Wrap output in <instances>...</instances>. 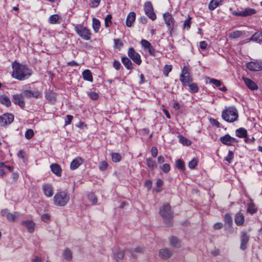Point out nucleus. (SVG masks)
I'll list each match as a JSON object with an SVG mask.
<instances>
[{
	"instance_id": "obj_1",
	"label": "nucleus",
	"mask_w": 262,
	"mask_h": 262,
	"mask_svg": "<svg viewBox=\"0 0 262 262\" xmlns=\"http://www.w3.org/2000/svg\"><path fill=\"white\" fill-rule=\"evenodd\" d=\"M13 78L19 80H24L29 78L32 74V71L26 65L14 62L12 64Z\"/></svg>"
},
{
	"instance_id": "obj_2",
	"label": "nucleus",
	"mask_w": 262,
	"mask_h": 262,
	"mask_svg": "<svg viewBox=\"0 0 262 262\" xmlns=\"http://www.w3.org/2000/svg\"><path fill=\"white\" fill-rule=\"evenodd\" d=\"M159 213L162 217L165 224L170 227L172 225V220L173 216V212L171 210V207L169 204H165L160 209Z\"/></svg>"
},
{
	"instance_id": "obj_3",
	"label": "nucleus",
	"mask_w": 262,
	"mask_h": 262,
	"mask_svg": "<svg viewBox=\"0 0 262 262\" xmlns=\"http://www.w3.org/2000/svg\"><path fill=\"white\" fill-rule=\"evenodd\" d=\"M70 199V194L65 190L60 191L53 197V204L56 206H65Z\"/></svg>"
},
{
	"instance_id": "obj_4",
	"label": "nucleus",
	"mask_w": 262,
	"mask_h": 262,
	"mask_svg": "<svg viewBox=\"0 0 262 262\" xmlns=\"http://www.w3.org/2000/svg\"><path fill=\"white\" fill-rule=\"evenodd\" d=\"M222 117L227 122H233L238 119L237 110L234 106L229 107L222 112Z\"/></svg>"
},
{
	"instance_id": "obj_5",
	"label": "nucleus",
	"mask_w": 262,
	"mask_h": 262,
	"mask_svg": "<svg viewBox=\"0 0 262 262\" xmlns=\"http://www.w3.org/2000/svg\"><path fill=\"white\" fill-rule=\"evenodd\" d=\"M75 31L76 33L82 39L89 40L91 38L90 30L86 27L81 25H77L75 27Z\"/></svg>"
},
{
	"instance_id": "obj_6",
	"label": "nucleus",
	"mask_w": 262,
	"mask_h": 262,
	"mask_svg": "<svg viewBox=\"0 0 262 262\" xmlns=\"http://www.w3.org/2000/svg\"><path fill=\"white\" fill-rule=\"evenodd\" d=\"M144 9L146 15L152 20L156 19V15L154 11V8L151 3L149 1L146 2L144 4Z\"/></svg>"
},
{
	"instance_id": "obj_7",
	"label": "nucleus",
	"mask_w": 262,
	"mask_h": 262,
	"mask_svg": "<svg viewBox=\"0 0 262 262\" xmlns=\"http://www.w3.org/2000/svg\"><path fill=\"white\" fill-rule=\"evenodd\" d=\"M128 57L137 64L140 65L142 60L140 54L133 48H129L127 52Z\"/></svg>"
},
{
	"instance_id": "obj_8",
	"label": "nucleus",
	"mask_w": 262,
	"mask_h": 262,
	"mask_svg": "<svg viewBox=\"0 0 262 262\" xmlns=\"http://www.w3.org/2000/svg\"><path fill=\"white\" fill-rule=\"evenodd\" d=\"M246 68L251 71H262V61L249 62L246 64Z\"/></svg>"
},
{
	"instance_id": "obj_9",
	"label": "nucleus",
	"mask_w": 262,
	"mask_h": 262,
	"mask_svg": "<svg viewBox=\"0 0 262 262\" xmlns=\"http://www.w3.org/2000/svg\"><path fill=\"white\" fill-rule=\"evenodd\" d=\"M255 13L256 10L254 9L250 8H246L243 10L239 12L233 11L231 12L232 14H233V15L243 17L250 16L254 14Z\"/></svg>"
},
{
	"instance_id": "obj_10",
	"label": "nucleus",
	"mask_w": 262,
	"mask_h": 262,
	"mask_svg": "<svg viewBox=\"0 0 262 262\" xmlns=\"http://www.w3.org/2000/svg\"><path fill=\"white\" fill-rule=\"evenodd\" d=\"M163 18L168 29L171 31L174 26V20L171 14L168 12L163 14Z\"/></svg>"
},
{
	"instance_id": "obj_11",
	"label": "nucleus",
	"mask_w": 262,
	"mask_h": 262,
	"mask_svg": "<svg viewBox=\"0 0 262 262\" xmlns=\"http://www.w3.org/2000/svg\"><path fill=\"white\" fill-rule=\"evenodd\" d=\"M14 120V116L11 114H5L0 116V124L5 126L11 124Z\"/></svg>"
},
{
	"instance_id": "obj_12",
	"label": "nucleus",
	"mask_w": 262,
	"mask_h": 262,
	"mask_svg": "<svg viewBox=\"0 0 262 262\" xmlns=\"http://www.w3.org/2000/svg\"><path fill=\"white\" fill-rule=\"evenodd\" d=\"M220 140L223 144L230 146L234 145L237 142V140L235 138L231 137L228 134L220 137Z\"/></svg>"
},
{
	"instance_id": "obj_13",
	"label": "nucleus",
	"mask_w": 262,
	"mask_h": 262,
	"mask_svg": "<svg viewBox=\"0 0 262 262\" xmlns=\"http://www.w3.org/2000/svg\"><path fill=\"white\" fill-rule=\"evenodd\" d=\"M42 188L45 195L48 197L50 198L53 194V188L51 184L49 183H45L42 185Z\"/></svg>"
},
{
	"instance_id": "obj_14",
	"label": "nucleus",
	"mask_w": 262,
	"mask_h": 262,
	"mask_svg": "<svg viewBox=\"0 0 262 262\" xmlns=\"http://www.w3.org/2000/svg\"><path fill=\"white\" fill-rule=\"evenodd\" d=\"M242 79L246 86L250 90H255L258 89V86L257 84L250 79L245 77H243Z\"/></svg>"
},
{
	"instance_id": "obj_15",
	"label": "nucleus",
	"mask_w": 262,
	"mask_h": 262,
	"mask_svg": "<svg viewBox=\"0 0 262 262\" xmlns=\"http://www.w3.org/2000/svg\"><path fill=\"white\" fill-rule=\"evenodd\" d=\"M21 225L27 228L29 233H33L35 231V224L32 221H23L21 222Z\"/></svg>"
},
{
	"instance_id": "obj_16",
	"label": "nucleus",
	"mask_w": 262,
	"mask_h": 262,
	"mask_svg": "<svg viewBox=\"0 0 262 262\" xmlns=\"http://www.w3.org/2000/svg\"><path fill=\"white\" fill-rule=\"evenodd\" d=\"M23 96L21 93L20 95L15 94L13 96V102L18 105L20 107L23 108L25 106V102L23 100Z\"/></svg>"
},
{
	"instance_id": "obj_17",
	"label": "nucleus",
	"mask_w": 262,
	"mask_h": 262,
	"mask_svg": "<svg viewBox=\"0 0 262 262\" xmlns=\"http://www.w3.org/2000/svg\"><path fill=\"white\" fill-rule=\"evenodd\" d=\"M83 162V160L80 157H77L74 159L71 163L70 168L72 170H75L79 167Z\"/></svg>"
},
{
	"instance_id": "obj_18",
	"label": "nucleus",
	"mask_w": 262,
	"mask_h": 262,
	"mask_svg": "<svg viewBox=\"0 0 262 262\" xmlns=\"http://www.w3.org/2000/svg\"><path fill=\"white\" fill-rule=\"evenodd\" d=\"M50 168L52 172L56 176L58 177L61 176L62 169L59 164L57 163L52 164Z\"/></svg>"
},
{
	"instance_id": "obj_19",
	"label": "nucleus",
	"mask_w": 262,
	"mask_h": 262,
	"mask_svg": "<svg viewBox=\"0 0 262 262\" xmlns=\"http://www.w3.org/2000/svg\"><path fill=\"white\" fill-rule=\"evenodd\" d=\"M249 240V237L245 232H243L241 236V244L240 248L242 250H244L247 248V244Z\"/></svg>"
},
{
	"instance_id": "obj_20",
	"label": "nucleus",
	"mask_w": 262,
	"mask_h": 262,
	"mask_svg": "<svg viewBox=\"0 0 262 262\" xmlns=\"http://www.w3.org/2000/svg\"><path fill=\"white\" fill-rule=\"evenodd\" d=\"M172 254V251H171L168 248H163L159 251V255L163 259H167L169 258Z\"/></svg>"
},
{
	"instance_id": "obj_21",
	"label": "nucleus",
	"mask_w": 262,
	"mask_h": 262,
	"mask_svg": "<svg viewBox=\"0 0 262 262\" xmlns=\"http://www.w3.org/2000/svg\"><path fill=\"white\" fill-rule=\"evenodd\" d=\"M121 61L127 69L132 70L134 68V64L128 57L126 56H122L121 58Z\"/></svg>"
},
{
	"instance_id": "obj_22",
	"label": "nucleus",
	"mask_w": 262,
	"mask_h": 262,
	"mask_svg": "<svg viewBox=\"0 0 262 262\" xmlns=\"http://www.w3.org/2000/svg\"><path fill=\"white\" fill-rule=\"evenodd\" d=\"M136 18V13L134 12H130L126 18V25L127 27H131L133 23L135 21Z\"/></svg>"
},
{
	"instance_id": "obj_23",
	"label": "nucleus",
	"mask_w": 262,
	"mask_h": 262,
	"mask_svg": "<svg viewBox=\"0 0 262 262\" xmlns=\"http://www.w3.org/2000/svg\"><path fill=\"white\" fill-rule=\"evenodd\" d=\"M234 220L237 226H242L244 223L245 217L242 213L239 212L236 214Z\"/></svg>"
},
{
	"instance_id": "obj_24",
	"label": "nucleus",
	"mask_w": 262,
	"mask_h": 262,
	"mask_svg": "<svg viewBox=\"0 0 262 262\" xmlns=\"http://www.w3.org/2000/svg\"><path fill=\"white\" fill-rule=\"evenodd\" d=\"M250 40L258 43L262 42V31H258L255 33L251 36Z\"/></svg>"
},
{
	"instance_id": "obj_25",
	"label": "nucleus",
	"mask_w": 262,
	"mask_h": 262,
	"mask_svg": "<svg viewBox=\"0 0 262 262\" xmlns=\"http://www.w3.org/2000/svg\"><path fill=\"white\" fill-rule=\"evenodd\" d=\"M224 0H212L209 4V9L213 10L221 5Z\"/></svg>"
},
{
	"instance_id": "obj_26",
	"label": "nucleus",
	"mask_w": 262,
	"mask_h": 262,
	"mask_svg": "<svg viewBox=\"0 0 262 262\" xmlns=\"http://www.w3.org/2000/svg\"><path fill=\"white\" fill-rule=\"evenodd\" d=\"M82 77L85 80H87L91 82L93 81L92 74L91 71L89 70H85L82 72Z\"/></svg>"
},
{
	"instance_id": "obj_27",
	"label": "nucleus",
	"mask_w": 262,
	"mask_h": 262,
	"mask_svg": "<svg viewBox=\"0 0 262 262\" xmlns=\"http://www.w3.org/2000/svg\"><path fill=\"white\" fill-rule=\"evenodd\" d=\"M236 136L239 138H245L247 136V132L244 128L241 127L235 130Z\"/></svg>"
},
{
	"instance_id": "obj_28",
	"label": "nucleus",
	"mask_w": 262,
	"mask_h": 262,
	"mask_svg": "<svg viewBox=\"0 0 262 262\" xmlns=\"http://www.w3.org/2000/svg\"><path fill=\"white\" fill-rule=\"evenodd\" d=\"M180 80L183 85H187L191 81L190 75H180Z\"/></svg>"
},
{
	"instance_id": "obj_29",
	"label": "nucleus",
	"mask_w": 262,
	"mask_h": 262,
	"mask_svg": "<svg viewBox=\"0 0 262 262\" xmlns=\"http://www.w3.org/2000/svg\"><path fill=\"white\" fill-rule=\"evenodd\" d=\"M56 94L52 91H49L46 95L47 99L51 103H53L56 101Z\"/></svg>"
},
{
	"instance_id": "obj_30",
	"label": "nucleus",
	"mask_w": 262,
	"mask_h": 262,
	"mask_svg": "<svg viewBox=\"0 0 262 262\" xmlns=\"http://www.w3.org/2000/svg\"><path fill=\"white\" fill-rule=\"evenodd\" d=\"M0 102L7 107H9L11 105L10 99L6 95L0 96Z\"/></svg>"
},
{
	"instance_id": "obj_31",
	"label": "nucleus",
	"mask_w": 262,
	"mask_h": 262,
	"mask_svg": "<svg viewBox=\"0 0 262 262\" xmlns=\"http://www.w3.org/2000/svg\"><path fill=\"white\" fill-rule=\"evenodd\" d=\"M146 162L147 166L151 170L155 169L157 168V164L155 161L152 160L151 158H147L146 160Z\"/></svg>"
},
{
	"instance_id": "obj_32",
	"label": "nucleus",
	"mask_w": 262,
	"mask_h": 262,
	"mask_svg": "<svg viewBox=\"0 0 262 262\" xmlns=\"http://www.w3.org/2000/svg\"><path fill=\"white\" fill-rule=\"evenodd\" d=\"M93 28L95 32H98L99 31L100 27V21L94 18L93 19Z\"/></svg>"
},
{
	"instance_id": "obj_33",
	"label": "nucleus",
	"mask_w": 262,
	"mask_h": 262,
	"mask_svg": "<svg viewBox=\"0 0 262 262\" xmlns=\"http://www.w3.org/2000/svg\"><path fill=\"white\" fill-rule=\"evenodd\" d=\"M63 256L67 260H71L72 258V254L71 250L69 249H66L63 252Z\"/></svg>"
},
{
	"instance_id": "obj_34",
	"label": "nucleus",
	"mask_w": 262,
	"mask_h": 262,
	"mask_svg": "<svg viewBox=\"0 0 262 262\" xmlns=\"http://www.w3.org/2000/svg\"><path fill=\"white\" fill-rule=\"evenodd\" d=\"M125 252L123 250H119L116 253H114V258L116 260H121L124 257Z\"/></svg>"
},
{
	"instance_id": "obj_35",
	"label": "nucleus",
	"mask_w": 262,
	"mask_h": 262,
	"mask_svg": "<svg viewBox=\"0 0 262 262\" xmlns=\"http://www.w3.org/2000/svg\"><path fill=\"white\" fill-rule=\"evenodd\" d=\"M243 34V33L241 31L236 30L232 32L229 34V37L231 38H237L240 37Z\"/></svg>"
},
{
	"instance_id": "obj_36",
	"label": "nucleus",
	"mask_w": 262,
	"mask_h": 262,
	"mask_svg": "<svg viewBox=\"0 0 262 262\" xmlns=\"http://www.w3.org/2000/svg\"><path fill=\"white\" fill-rule=\"evenodd\" d=\"M170 244L176 248L179 247L180 246V242L177 237L175 236H172L170 238Z\"/></svg>"
},
{
	"instance_id": "obj_37",
	"label": "nucleus",
	"mask_w": 262,
	"mask_h": 262,
	"mask_svg": "<svg viewBox=\"0 0 262 262\" xmlns=\"http://www.w3.org/2000/svg\"><path fill=\"white\" fill-rule=\"evenodd\" d=\"M112 160L115 162H119L121 160V156L117 152H113L111 154Z\"/></svg>"
},
{
	"instance_id": "obj_38",
	"label": "nucleus",
	"mask_w": 262,
	"mask_h": 262,
	"mask_svg": "<svg viewBox=\"0 0 262 262\" xmlns=\"http://www.w3.org/2000/svg\"><path fill=\"white\" fill-rule=\"evenodd\" d=\"M256 208L255 207V205L253 203L251 202L248 204L247 212L251 214L255 213L256 212Z\"/></svg>"
},
{
	"instance_id": "obj_39",
	"label": "nucleus",
	"mask_w": 262,
	"mask_h": 262,
	"mask_svg": "<svg viewBox=\"0 0 262 262\" xmlns=\"http://www.w3.org/2000/svg\"><path fill=\"white\" fill-rule=\"evenodd\" d=\"M59 16L57 14L52 15L49 18V23L52 24H56L59 19Z\"/></svg>"
},
{
	"instance_id": "obj_40",
	"label": "nucleus",
	"mask_w": 262,
	"mask_h": 262,
	"mask_svg": "<svg viewBox=\"0 0 262 262\" xmlns=\"http://www.w3.org/2000/svg\"><path fill=\"white\" fill-rule=\"evenodd\" d=\"M176 166L178 169H179L181 170H184L185 169L184 163L181 159H178L176 161Z\"/></svg>"
},
{
	"instance_id": "obj_41",
	"label": "nucleus",
	"mask_w": 262,
	"mask_h": 262,
	"mask_svg": "<svg viewBox=\"0 0 262 262\" xmlns=\"http://www.w3.org/2000/svg\"><path fill=\"white\" fill-rule=\"evenodd\" d=\"M189 89L192 93H195L198 92L199 88L198 85L195 83H189Z\"/></svg>"
},
{
	"instance_id": "obj_42",
	"label": "nucleus",
	"mask_w": 262,
	"mask_h": 262,
	"mask_svg": "<svg viewBox=\"0 0 262 262\" xmlns=\"http://www.w3.org/2000/svg\"><path fill=\"white\" fill-rule=\"evenodd\" d=\"M172 70V66L171 65H165L163 69V74L166 76L168 77L169 73Z\"/></svg>"
},
{
	"instance_id": "obj_43",
	"label": "nucleus",
	"mask_w": 262,
	"mask_h": 262,
	"mask_svg": "<svg viewBox=\"0 0 262 262\" xmlns=\"http://www.w3.org/2000/svg\"><path fill=\"white\" fill-rule=\"evenodd\" d=\"M114 47L120 49L123 46V42L120 39H114Z\"/></svg>"
},
{
	"instance_id": "obj_44",
	"label": "nucleus",
	"mask_w": 262,
	"mask_h": 262,
	"mask_svg": "<svg viewBox=\"0 0 262 262\" xmlns=\"http://www.w3.org/2000/svg\"><path fill=\"white\" fill-rule=\"evenodd\" d=\"M179 138L180 143H181L182 144L187 146L190 145V141L187 140L185 137H184L182 136H179Z\"/></svg>"
},
{
	"instance_id": "obj_45",
	"label": "nucleus",
	"mask_w": 262,
	"mask_h": 262,
	"mask_svg": "<svg viewBox=\"0 0 262 262\" xmlns=\"http://www.w3.org/2000/svg\"><path fill=\"white\" fill-rule=\"evenodd\" d=\"M88 199L92 202L93 204H96L97 202V199L93 193H90L88 195Z\"/></svg>"
},
{
	"instance_id": "obj_46",
	"label": "nucleus",
	"mask_w": 262,
	"mask_h": 262,
	"mask_svg": "<svg viewBox=\"0 0 262 262\" xmlns=\"http://www.w3.org/2000/svg\"><path fill=\"white\" fill-rule=\"evenodd\" d=\"M31 97L35 98H40L42 97V94L38 91H31Z\"/></svg>"
},
{
	"instance_id": "obj_47",
	"label": "nucleus",
	"mask_w": 262,
	"mask_h": 262,
	"mask_svg": "<svg viewBox=\"0 0 262 262\" xmlns=\"http://www.w3.org/2000/svg\"><path fill=\"white\" fill-rule=\"evenodd\" d=\"M34 135V134L33 129H28L26 130L25 136L26 139H30L33 137Z\"/></svg>"
},
{
	"instance_id": "obj_48",
	"label": "nucleus",
	"mask_w": 262,
	"mask_h": 262,
	"mask_svg": "<svg viewBox=\"0 0 262 262\" xmlns=\"http://www.w3.org/2000/svg\"><path fill=\"white\" fill-rule=\"evenodd\" d=\"M209 82L215 85L216 87H220L222 85V82L220 80L214 78H209Z\"/></svg>"
},
{
	"instance_id": "obj_49",
	"label": "nucleus",
	"mask_w": 262,
	"mask_h": 262,
	"mask_svg": "<svg viewBox=\"0 0 262 262\" xmlns=\"http://www.w3.org/2000/svg\"><path fill=\"white\" fill-rule=\"evenodd\" d=\"M108 166V164L105 161L101 162L99 165V168L101 171H104L106 169Z\"/></svg>"
},
{
	"instance_id": "obj_50",
	"label": "nucleus",
	"mask_w": 262,
	"mask_h": 262,
	"mask_svg": "<svg viewBox=\"0 0 262 262\" xmlns=\"http://www.w3.org/2000/svg\"><path fill=\"white\" fill-rule=\"evenodd\" d=\"M233 157V152L232 151L229 150L227 156L225 158V160L227 161L229 163H231L232 161Z\"/></svg>"
},
{
	"instance_id": "obj_51",
	"label": "nucleus",
	"mask_w": 262,
	"mask_h": 262,
	"mask_svg": "<svg viewBox=\"0 0 262 262\" xmlns=\"http://www.w3.org/2000/svg\"><path fill=\"white\" fill-rule=\"evenodd\" d=\"M160 168L162 170L164 173H167L170 169V166L168 164H164L160 166Z\"/></svg>"
},
{
	"instance_id": "obj_52",
	"label": "nucleus",
	"mask_w": 262,
	"mask_h": 262,
	"mask_svg": "<svg viewBox=\"0 0 262 262\" xmlns=\"http://www.w3.org/2000/svg\"><path fill=\"white\" fill-rule=\"evenodd\" d=\"M224 220H225V222L229 224V225H231L232 224V217L231 216V215L228 214V213H226L225 216H224Z\"/></svg>"
},
{
	"instance_id": "obj_53",
	"label": "nucleus",
	"mask_w": 262,
	"mask_h": 262,
	"mask_svg": "<svg viewBox=\"0 0 262 262\" xmlns=\"http://www.w3.org/2000/svg\"><path fill=\"white\" fill-rule=\"evenodd\" d=\"M100 1L101 0H90V5L92 8H96L99 6Z\"/></svg>"
},
{
	"instance_id": "obj_54",
	"label": "nucleus",
	"mask_w": 262,
	"mask_h": 262,
	"mask_svg": "<svg viewBox=\"0 0 262 262\" xmlns=\"http://www.w3.org/2000/svg\"><path fill=\"white\" fill-rule=\"evenodd\" d=\"M21 96L27 98H31V90H24L21 93Z\"/></svg>"
},
{
	"instance_id": "obj_55",
	"label": "nucleus",
	"mask_w": 262,
	"mask_h": 262,
	"mask_svg": "<svg viewBox=\"0 0 262 262\" xmlns=\"http://www.w3.org/2000/svg\"><path fill=\"white\" fill-rule=\"evenodd\" d=\"M198 161L195 159H193L189 162L188 166L190 169H193L197 165Z\"/></svg>"
},
{
	"instance_id": "obj_56",
	"label": "nucleus",
	"mask_w": 262,
	"mask_h": 262,
	"mask_svg": "<svg viewBox=\"0 0 262 262\" xmlns=\"http://www.w3.org/2000/svg\"><path fill=\"white\" fill-rule=\"evenodd\" d=\"M4 166V163L0 162V176H3L7 172Z\"/></svg>"
},
{
	"instance_id": "obj_57",
	"label": "nucleus",
	"mask_w": 262,
	"mask_h": 262,
	"mask_svg": "<svg viewBox=\"0 0 262 262\" xmlns=\"http://www.w3.org/2000/svg\"><path fill=\"white\" fill-rule=\"evenodd\" d=\"M141 44L145 49L148 48L151 45L150 43L145 39H142L141 41Z\"/></svg>"
},
{
	"instance_id": "obj_58",
	"label": "nucleus",
	"mask_w": 262,
	"mask_h": 262,
	"mask_svg": "<svg viewBox=\"0 0 262 262\" xmlns=\"http://www.w3.org/2000/svg\"><path fill=\"white\" fill-rule=\"evenodd\" d=\"M89 96L91 98V99L94 100H97L99 97L98 94L94 92H91L89 93Z\"/></svg>"
},
{
	"instance_id": "obj_59",
	"label": "nucleus",
	"mask_w": 262,
	"mask_h": 262,
	"mask_svg": "<svg viewBox=\"0 0 262 262\" xmlns=\"http://www.w3.org/2000/svg\"><path fill=\"white\" fill-rule=\"evenodd\" d=\"M7 218L10 222H14L16 219V216L12 213H9L7 214Z\"/></svg>"
},
{
	"instance_id": "obj_60",
	"label": "nucleus",
	"mask_w": 262,
	"mask_h": 262,
	"mask_svg": "<svg viewBox=\"0 0 262 262\" xmlns=\"http://www.w3.org/2000/svg\"><path fill=\"white\" fill-rule=\"evenodd\" d=\"M112 16L110 14L106 15L105 18V26L106 27H109L108 23H111Z\"/></svg>"
},
{
	"instance_id": "obj_61",
	"label": "nucleus",
	"mask_w": 262,
	"mask_h": 262,
	"mask_svg": "<svg viewBox=\"0 0 262 262\" xmlns=\"http://www.w3.org/2000/svg\"><path fill=\"white\" fill-rule=\"evenodd\" d=\"M191 21L190 19H186L183 24V27L184 28H186L187 30H188L190 27Z\"/></svg>"
},
{
	"instance_id": "obj_62",
	"label": "nucleus",
	"mask_w": 262,
	"mask_h": 262,
	"mask_svg": "<svg viewBox=\"0 0 262 262\" xmlns=\"http://www.w3.org/2000/svg\"><path fill=\"white\" fill-rule=\"evenodd\" d=\"M151 154L153 157H156L158 155V149L156 147L153 146L151 148Z\"/></svg>"
},
{
	"instance_id": "obj_63",
	"label": "nucleus",
	"mask_w": 262,
	"mask_h": 262,
	"mask_svg": "<svg viewBox=\"0 0 262 262\" xmlns=\"http://www.w3.org/2000/svg\"><path fill=\"white\" fill-rule=\"evenodd\" d=\"M73 118V117L72 116L68 115L67 116V120L65 121L64 125H67L70 124L71 123Z\"/></svg>"
},
{
	"instance_id": "obj_64",
	"label": "nucleus",
	"mask_w": 262,
	"mask_h": 262,
	"mask_svg": "<svg viewBox=\"0 0 262 262\" xmlns=\"http://www.w3.org/2000/svg\"><path fill=\"white\" fill-rule=\"evenodd\" d=\"M41 218L43 222H47L50 220V216L48 214H43L41 215Z\"/></svg>"
}]
</instances>
